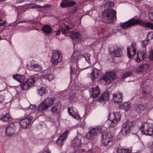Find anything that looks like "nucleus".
Returning a JSON list of instances; mask_svg holds the SVG:
<instances>
[{"instance_id": "obj_14", "label": "nucleus", "mask_w": 153, "mask_h": 153, "mask_svg": "<svg viewBox=\"0 0 153 153\" xmlns=\"http://www.w3.org/2000/svg\"><path fill=\"white\" fill-rule=\"evenodd\" d=\"M62 105L59 102H57L51 108V111L53 115H57L60 112Z\"/></svg>"}, {"instance_id": "obj_19", "label": "nucleus", "mask_w": 153, "mask_h": 153, "mask_svg": "<svg viewBox=\"0 0 153 153\" xmlns=\"http://www.w3.org/2000/svg\"><path fill=\"white\" fill-rule=\"evenodd\" d=\"M0 120L3 122H12L13 118L9 113H6L2 115L0 114Z\"/></svg>"}, {"instance_id": "obj_55", "label": "nucleus", "mask_w": 153, "mask_h": 153, "mask_svg": "<svg viewBox=\"0 0 153 153\" xmlns=\"http://www.w3.org/2000/svg\"><path fill=\"white\" fill-rule=\"evenodd\" d=\"M4 25L3 24V22H0V26H4Z\"/></svg>"}, {"instance_id": "obj_18", "label": "nucleus", "mask_w": 153, "mask_h": 153, "mask_svg": "<svg viewBox=\"0 0 153 153\" xmlns=\"http://www.w3.org/2000/svg\"><path fill=\"white\" fill-rule=\"evenodd\" d=\"M123 99V94L120 92L115 93L113 94V100L116 102H121Z\"/></svg>"}, {"instance_id": "obj_21", "label": "nucleus", "mask_w": 153, "mask_h": 153, "mask_svg": "<svg viewBox=\"0 0 153 153\" xmlns=\"http://www.w3.org/2000/svg\"><path fill=\"white\" fill-rule=\"evenodd\" d=\"M68 35L73 40L75 39H79L81 37L80 33L77 31H72L69 32L68 33Z\"/></svg>"}, {"instance_id": "obj_17", "label": "nucleus", "mask_w": 153, "mask_h": 153, "mask_svg": "<svg viewBox=\"0 0 153 153\" xmlns=\"http://www.w3.org/2000/svg\"><path fill=\"white\" fill-rule=\"evenodd\" d=\"M76 3L71 0L63 1L60 4V6L62 8L74 6Z\"/></svg>"}, {"instance_id": "obj_5", "label": "nucleus", "mask_w": 153, "mask_h": 153, "mask_svg": "<svg viewBox=\"0 0 153 153\" xmlns=\"http://www.w3.org/2000/svg\"><path fill=\"white\" fill-rule=\"evenodd\" d=\"M117 77V75L115 72L108 71L102 75L101 79L105 82L106 84L109 85L114 81Z\"/></svg>"}, {"instance_id": "obj_1", "label": "nucleus", "mask_w": 153, "mask_h": 153, "mask_svg": "<svg viewBox=\"0 0 153 153\" xmlns=\"http://www.w3.org/2000/svg\"><path fill=\"white\" fill-rule=\"evenodd\" d=\"M102 20L107 23L112 22L117 19L116 11L111 9H105L102 13Z\"/></svg>"}, {"instance_id": "obj_6", "label": "nucleus", "mask_w": 153, "mask_h": 153, "mask_svg": "<svg viewBox=\"0 0 153 153\" xmlns=\"http://www.w3.org/2000/svg\"><path fill=\"white\" fill-rule=\"evenodd\" d=\"M142 133L146 135L151 136L153 134V124L144 122L140 127Z\"/></svg>"}, {"instance_id": "obj_56", "label": "nucleus", "mask_w": 153, "mask_h": 153, "mask_svg": "<svg viewBox=\"0 0 153 153\" xmlns=\"http://www.w3.org/2000/svg\"><path fill=\"white\" fill-rule=\"evenodd\" d=\"M3 24H5L7 23V21H4L3 22Z\"/></svg>"}, {"instance_id": "obj_12", "label": "nucleus", "mask_w": 153, "mask_h": 153, "mask_svg": "<svg viewBox=\"0 0 153 153\" xmlns=\"http://www.w3.org/2000/svg\"><path fill=\"white\" fill-rule=\"evenodd\" d=\"M33 118L32 116H28L26 118L21 120L20 123L22 128L24 129L28 128Z\"/></svg>"}, {"instance_id": "obj_24", "label": "nucleus", "mask_w": 153, "mask_h": 153, "mask_svg": "<svg viewBox=\"0 0 153 153\" xmlns=\"http://www.w3.org/2000/svg\"><path fill=\"white\" fill-rule=\"evenodd\" d=\"M131 105L130 102H126L120 105L119 108L120 109L125 110V111H127L129 110Z\"/></svg>"}, {"instance_id": "obj_57", "label": "nucleus", "mask_w": 153, "mask_h": 153, "mask_svg": "<svg viewBox=\"0 0 153 153\" xmlns=\"http://www.w3.org/2000/svg\"><path fill=\"white\" fill-rule=\"evenodd\" d=\"M2 21V20L1 19H0V22H1V21Z\"/></svg>"}, {"instance_id": "obj_2", "label": "nucleus", "mask_w": 153, "mask_h": 153, "mask_svg": "<svg viewBox=\"0 0 153 153\" xmlns=\"http://www.w3.org/2000/svg\"><path fill=\"white\" fill-rule=\"evenodd\" d=\"M111 114L109 113L108 114V118L106 121L105 124L109 127H113L115 126L119 122L121 119V114L119 112L113 113L112 120H110L109 118Z\"/></svg>"}, {"instance_id": "obj_39", "label": "nucleus", "mask_w": 153, "mask_h": 153, "mask_svg": "<svg viewBox=\"0 0 153 153\" xmlns=\"http://www.w3.org/2000/svg\"><path fill=\"white\" fill-rule=\"evenodd\" d=\"M82 57H84L85 58L86 61L89 64H90L91 63L90 60L91 54L90 53H84L82 55Z\"/></svg>"}, {"instance_id": "obj_38", "label": "nucleus", "mask_w": 153, "mask_h": 153, "mask_svg": "<svg viewBox=\"0 0 153 153\" xmlns=\"http://www.w3.org/2000/svg\"><path fill=\"white\" fill-rule=\"evenodd\" d=\"M113 55L116 57H118L121 56L122 54V51L120 49H118L113 51Z\"/></svg>"}, {"instance_id": "obj_48", "label": "nucleus", "mask_w": 153, "mask_h": 153, "mask_svg": "<svg viewBox=\"0 0 153 153\" xmlns=\"http://www.w3.org/2000/svg\"><path fill=\"white\" fill-rule=\"evenodd\" d=\"M27 109V110H28L29 109L34 110L35 109L36 107L35 106H34L33 105H30L29 106V107H28Z\"/></svg>"}, {"instance_id": "obj_44", "label": "nucleus", "mask_w": 153, "mask_h": 153, "mask_svg": "<svg viewBox=\"0 0 153 153\" xmlns=\"http://www.w3.org/2000/svg\"><path fill=\"white\" fill-rule=\"evenodd\" d=\"M147 38L150 40L153 39V32H150L147 35Z\"/></svg>"}, {"instance_id": "obj_46", "label": "nucleus", "mask_w": 153, "mask_h": 153, "mask_svg": "<svg viewBox=\"0 0 153 153\" xmlns=\"http://www.w3.org/2000/svg\"><path fill=\"white\" fill-rule=\"evenodd\" d=\"M148 44V42L146 40H144L141 42L142 46L143 48H145Z\"/></svg>"}, {"instance_id": "obj_51", "label": "nucleus", "mask_w": 153, "mask_h": 153, "mask_svg": "<svg viewBox=\"0 0 153 153\" xmlns=\"http://www.w3.org/2000/svg\"><path fill=\"white\" fill-rule=\"evenodd\" d=\"M144 65L145 64L140 65V66L139 67V68L140 69L139 70H138L137 71H142V70H143V68L144 67Z\"/></svg>"}, {"instance_id": "obj_36", "label": "nucleus", "mask_w": 153, "mask_h": 153, "mask_svg": "<svg viewBox=\"0 0 153 153\" xmlns=\"http://www.w3.org/2000/svg\"><path fill=\"white\" fill-rule=\"evenodd\" d=\"M36 80V78L31 77L27 78V79L26 82H27V83L30 85V86L31 87L34 85V83Z\"/></svg>"}, {"instance_id": "obj_45", "label": "nucleus", "mask_w": 153, "mask_h": 153, "mask_svg": "<svg viewBox=\"0 0 153 153\" xmlns=\"http://www.w3.org/2000/svg\"><path fill=\"white\" fill-rule=\"evenodd\" d=\"M114 5V4L113 2H108L105 4V6L107 7H112Z\"/></svg>"}, {"instance_id": "obj_15", "label": "nucleus", "mask_w": 153, "mask_h": 153, "mask_svg": "<svg viewBox=\"0 0 153 153\" xmlns=\"http://www.w3.org/2000/svg\"><path fill=\"white\" fill-rule=\"evenodd\" d=\"M16 126L14 123H12L6 128L5 133L7 135L12 136L16 130Z\"/></svg>"}, {"instance_id": "obj_9", "label": "nucleus", "mask_w": 153, "mask_h": 153, "mask_svg": "<svg viewBox=\"0 0 153 153\" xmlns=\"http://www.w3.org/2000/svg\"><path fill=\"white\" fill-rule=\"evenodd\" d=\"M143 21L141 19H136L134 18L130 19L121 25V27L123 28H127L129 27L138 24L142 23Z\"/></svg>"}, {"instance_id": "obj_40", "label": "nucleus", "mask_w": 153, "mask_h": 153, "mask_svg": "<svg viewBox=\"0 0 153 153\" xmlns=\"http://www.w3.org/2000/svg\"><path fill=\"white\" fill-rule=\"evenodd\" d=\"M30 87V85L26 81L23 82L21 85V88L22 90H26L28 89Z\"/></svg>"}, {"instance_id": "obj_7", "label": "nucleus", "mask_w": 153, "mask_h": 153, "mask_svg": "<svg viewBox=\"0 0 153 153\" xmlns=\"http://www.w3.org/2000/svg\"><path fill=\"white\" fill-rule=\"evenodd\" d=\"M62 54L61 52L55 51H53L51 60L52 64L56 65L58 63L62 62Z\"/></svg>"}, {"instance_id": "obj_50", "label": "nucleus", "mask_w": 153, "mask_h": 153, "mask_svg": "<svg viewBox=\"0 0 153 153\" xmlns=\"http://www.w3.org/2000/svg\"><path fill=\"white\" fill-rule=\"evenodd\" d=\"M149 16L150 19L153 22V12L149 13Z\"/></svg>"}, {"instance_id": "obj_53", "label": "nucleus", "mask_w": 153, "mask_h": 153, "mask_svg": "<svg viewBox=\"0 0 153 153\" xmlns=\"http://www.w3.org/2000/svg\"><path fill=\"white\" fill-rule=\"evenodd\" d=\"M17 3H20L22 2L24 0H16Z\"/></svg>"}, {"instance_id": "obj_37", "label": "nucleus", "mask_w": 153, "mask_h": 153, "mask_svg": "<svg viewBox=\"0 0 153 153\" xmlns=\"http://www.w3.org/2000/svg\"><path fill=\"white\" fill-rule=\"evenodd\" d=\"M117 153H131V151L129 149H121L118 147L117 149Z\"/></svg>"}, {"instance_id": "obj_28", "label": "nucleus", "mask_w": 153, "mask_h": 153, "mask_svg": "<svg viewBox=\"0 0 153 153\" xmlns=\"http://www.w3.org/2000/svg\"><path fill=\"white\" fill-rule=\"evenodd\" d=\"M81 143V139L77 137L75 138L72 141V145L74 146H78Z\"/></svg>"}, {"instance_id": "obj_35", "label": "nucleus", "mask_w": 153, "mask_h": 153, "mask_svg": "<svg viewBox=\"0 0 153 153\" xmlns=\"http://www.w3.org/2000/svg\"><path fill=\"white\" fill-rule=\"evenodd\" d=\"M48 108V107L47 106L46 104L42 102V103L39 105L38 110L39 111L41 112L44 110L47 109Z\"/></svg>"}, {"instance_id": "obj_52", "label": "nucleus", "mask_w": 153, "mask_h": 153, "mask_svg": "<svg viewBox=\"0 0 153 153\" xmlns=\"http://www.w3.org/2000/svg\"><path fill=\"white\" fill-rule=\"evenodd\" d=\"M61 31V30H58V31H56V35H59L60 34Z\"/></svg>"}, {"instance_id": "obj_20", "label": "nucleus", "mask_w": 153, "mask_h": 153, "mask_svg": "<svg viewBox=\"0 0 153 153\" xmlns=\"http://www.w3.org/2000/svg\"><path fill=\"white\" fill-rule=\"evenodd\" d=\"M100 74L101 71L100 70L94 68L92 72L90 74L89 77L92 80L94 81L95 80L96 77L99 76Z\"/></svg>"}, {"instance_id": "obj_47", "label": "nucleus", "mask_w": 153, "mask_h": 153, "mask_svg": "<svg viewBox=\"0 0 153 153\" xmlns=\"http://www.w3.org/2000/svg\"><path fill=\"white\" fill-rule=\"evenodd\" d=\"M43 7L42 6H41L38 5H34L32 6L31 8L32 9H36L37 8H43Z\"/></svg>"}, {"instance_id": "obj_43", "label": "nucleus", "mask_w": 153, "mask_h": 153, "mask_svg": "<svg viewBox=\"0 0 153 153\" xmlns=\"http://www.w3.org/2000/svg\"><path fill=\"white\" fill-rule=\"evenodd\" d=\"M143 25L148 27L151 28L153 30V24L149 22L145 23V22H144L143 23Z\"/></svg>"}, {"instance_id": "obj_33", "label": "nucleus", "mask_w": 153, "mask_h": 153, "mask_svg": "<svg viewBox=\"0 0 153 153\" xmlns=\"http://www.w3.org/2000/svg\"><path fill=\"white\" fill-rule=\"evenodd\" d=\"M13 78L20 83L23 82L25 79L24 77L19 75H14Z\"/></svg>"}, {"instance_id": "obj_22", "label": "nucleus", "mask_w": 153, "mask_h": 153, "mask_svg": "<svg viewBox=\"0 0 153 153\" xmlns=\"http://www.w3.org/2000/svg\"><path fill=\"white\" fill-rule=\"evenodd\" d=\"M110 94V91H105L100 97L98 98V100L102 101L108 100L109 99Z\"/></svg>"}, {"instance_id": "obj_42", "label": "nucleus", "mask_w": 153, "mask_h": 153, "mask_svg": "<svg viewBox=\"0 0 153 153\" xmlns=\"http://www.w3.org/2000/svg\"><path fill=\"white\" fill-rule=\"evenodd\" d=\"M132 73V71H129L123 74L122 76V78L124 79L130 76Z\"/></svg>"}, {"instance_id": "obj_30", "label": "nucleus", "mask_w": 153, "mask_h": 153, "mask_svg": "<svg viewBox=\"0 0 153 153\" xmlns=\"http://www.w3.org/2000/svg\"><path fill=\"white\" fill-rule=\"evenodd\" d=\"M68 111L69 115H71L72 117L77 119L79 117V116L77 114H74L72 109L70 108H68Z\"/></svg>"}, {"instance_id": "obj_10", "label": "nucleus", "mask_w": 153, "mask_h": 153, "mask_svg": "<svg viewBox=\"0 0 153 153\" xmlns=\"http://www.w3.org/2000/svg\"><path fill=\"white\" fill-rule=\"evenodd\" d=\"M101 139L102 144L104 146H107L109 143H112L113 137L110 133L102 132Z\"/></svg>"}, {"instance_id": "obj_32", "label": "nucleus", "mask_w": 153, "mask_h": 153, "mask_svg": "<svg viewBox=\"0 0 153 153\" xmlns=\"http://www.w3.org/2000/svg\"><path fill=\"white\" fill-rule=\"evenodd\" d=\"M42 30L44 32L49 33L51 32L52 29L51 27L49 25H45L42 28Z\"/></svg>"}, {"instance_id": "obj_54", "label": "nucleus", "mask_w": 153, "mask_h": 153, "mask_svg": "<svg viewBox=\"0 0 153 153\" xmlns=\"http://www.w3.org/2000/svg\"><path fill=\"white\" fill-rule=\"evenodd\" d=\"M42 153H51L50 151L49 150H47L46 152H44Z\"/></svg>"}, {"instance_id": "obj_29", "label": "nucleus", "mask_w": 153, "mask_h": 153, "mask_svg": "<svg viewBox=\"0 0 153 153\" xmlns=\"http://www.w3.org/2000/svg\"><path fill=\"white\" fill-rule=\"evenodd\" d=\"M31 69L36 71H39L42 70V68L38 64H34L31 66Z\"/></svg>"}, {"instance_id": "obj_4", "label": "nucleus", "mask_w": 153, "mask_h": 153, "mask_svg": "<svg viewBox=\"0 0 153 153\" xmlns=\"http://www.w3.org/2000/svg\"><path fill=\"white\" fill-rule=\"evenodd\" d=\"M102 132V127L98 126L92 128L88 132L85 137L89 140H93L96 138Z\"/></svg>"}, {"instance_id": "obj_41", "label": "nucleus", "mask_w": 153, "mask_h": 153, "mask_svg": "<svg viewBox=\"0 0 153 153\" xmlns=\"http://www.w3.org/2000/svg\"><path fill=\"white\" fill-rule=\"evenodd\" d=\"M45 78L46 79L48 80L49 81H51L54 79V76L51 74H46L45 76Z\"/></svg>"}, {"instance_id": "obj_8", "label": "nucleus", "mask_w": 153, "mask_h": 153, "mask_svg": "<svg viewBox=\"0 0 153 153\" xmlns=\"http://www.w3.org/2000/svg\"><path fill=\"white\" fill-rule=\"evenodd\" d=\"M153 108V101L148 102L147 103L138 105L136 108V110L138 113L143 111H145L147 112L150 111Z\"/></svg>"}, {"instance_id": "obj_13", "label": "nucleus", "mask_w": 153, "mask_h": 153, "mask_svg": "<svg viewBox=\"0 0 153 153\" xmlns=\"http://www.w3.org/2000/svg\"><path fill=\"white\" fill-rule=\"evenodd\" d=\"M69 132L68 130H66L62 134L60 135L57 140L56 142L58 146H61L63 144V142L65 141L67 137V135Z\"/></svg>"}, {"instance_id": "obj_25", "label": "nucleus", "mask_w": 153, "mask_h": 153, "mask_svg": "<svg viewBox=\"0 0 153 153\" xmlns=\"http://www.w3.org/2000/svg\"><path fill=\"white\" fill-rule=\"evenodd\" d=\"M145 52L143 51L141 52L139 54H137L136 57L135 59V61L139 63L142 60H143L146 57Z\"/></svg>"}, {"instance_id": "obj_34", "label": "nucleus", "mask_w": 153, "mask_h": 153, "mask_svg": "<svg viewBox=\"0 0 153 153\" xmlns=\"http://www.w3.org/2000/svg\"><path fill=\"white\" fill-rule=\"evenodd\" d=\"M71 76L72 74L74 75L78 76L79 75L80 71L79 69L77 68H75L74 67H71Z\"/></svg>"}, {"instance_id": "obj_27", "label": "nucleus", "mask_w": 153, "mask_h": 153, "mask_svg": "<svg viewBox=\"0 0 153 153\" xmlns=\"http://www.w3.org/2000/svg\"><path fill=\"white\" fill-rule=\"evenodd\" d=\"M70 30V28L68 25L63 23L61 27V30L62 34H65L68 33Z\"/></svg>"}, {"instance_id": "obj_3", "label": "nucleus", "mask_w": 153, "mask_h": 153, "mask_svg": "<svg viewBox=\"0 0 153 153\" xmlns=\"http://www.w3.org/2000/svg\"><path fill=\"white\" fill-rule=\"evenodd\" d=\"M134 126V122L129 121H127L123 125V128L119 133V135L120 137L126 136L130 132L131 130L133 129Z\"/></svg>"}, {"instance_id": "obj_49", "label": "nucleus", "mask_w": 153, "mask_h": 153, "mask_svg": "<svg viewBox=\"0 0 153 153\" xmlns=\"http://www.w3.org/2000/svg\"><path fill=\"white\" fill-rule=\"evenodd\" d=\"M4 96L2 95H0V103H2L4 100Z\"/></svg>"}, {"instance_id": "obj_58", "label": "nucleus", "mask_w": 153, "mask_h": 153, "mask_svg": "<svg viewBox=\"0 0 153 153\" xmlns=\"http://www.w3.org/2000/svg\"><path fill=\"white\" fill-rule=\"evenodd\" d=\"M70 98H71V97H70Z\"/></svg>"}, {"instance_id": "obj_31", "label": "nucleus", "mask_w": 153, "mask_h": 153, "mask_svg": "<svg viewBox=\"0 0 153 153\" xmlns=\"http://www.w3.org/2000/svg\"><path fill=\"white\" fill-rule=\"evenodd\" d=\"M46 91V90L45 88L41 87L37 90V94L40 96L44 95Z\"/></svg>"}, {"instance_id": "obj_16", "label": "nucleus", "mask_w": 153, "mask_h": 153, "mask_svg": "<svg viewBox=\"0 0 153 153\" xmlns=\"http://www.w3.org/2000/svg\"><path fill=\"white\" fill-rule=\"evenodd\" d=\"M89 91L90 97L92 98L97 97L100 94V90L98 86L90 89Z\"/></svg>"}, {"instance_id": "obj_11", "label": "nucleus", "mask_w": 153, "mask_h": 153, "mask_svg": "<svg viewBox=\"0 0 153 153\" xmlns=\"http://www.w3.org/2000/svg\"><path fill=\"white\" fill-rule=\"evenodd\" d=\"M137 48L135 44L132 42L131 45L130 47L127 48V54L129 59L132 58L136 53Z\"/></svg>"}, {"instance_id": "obj_23", "label": "nucleus", "mask_w": 153, "mask_h": 153, "mask_svg": "<svg viewBox=\"0 0 153 153\" xmlns=\"http://www.w3.org/2000/svg\"><path fill=\"white\" fill-rule=\"evenodd\" d=\"M81 57V56L78 52H75L73 54L71 57V61L72 62H75L76 65L78 62V60Z\"/></svg>"}, {"instance_id": "obj_26", "label": "nucleus", "mask_w": 153, "mask_h": 153, "mask_svg": "<svg viewBox=\"0 0 153 153\" xmlns=\"http://www.w3.org/2000/svg\"><path fill=\"white\" fill-rule=\"evenodd\" d=\"M42 102L45 104L49 108L51 107L53 103L54 100L53 98L48 97L45 99L44 101H43Z\"/></svg>"}]
</instances>
